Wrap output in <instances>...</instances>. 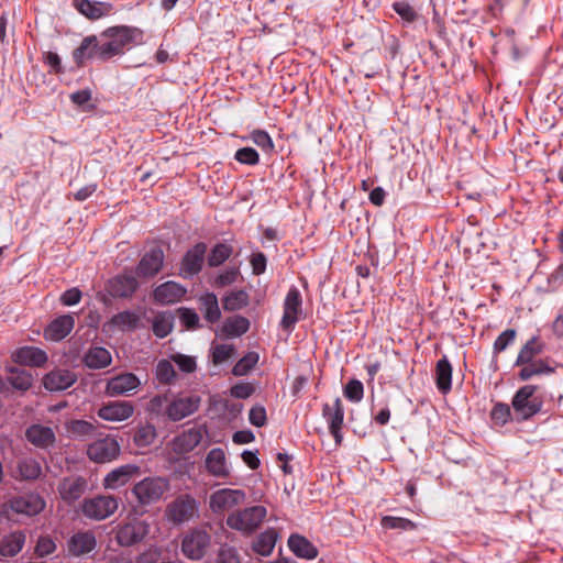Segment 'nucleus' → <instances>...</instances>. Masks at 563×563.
Instances as JSON below:
<instances>
[{"mask_svg": "<svg viewBox=\"0 0 563 563\" xmlns=\"http://www.w3.org/2000/svg\"><path fill=\"white\" fill-rule=\"evenodd\" d=\"M249 294L243 290H234L222 298V306L225 311H238L249 305Z\"/></svg>", "mask_w": 563, "mask_h": 563, "instance_id": "nucleus-43", "label": "nucleus"}, {"mask_svg": "<svg viewBox=\"0 0 563 563\" xmlns=\"http://www.w3.org/2000/svg\"><path fill=\"white\" fill-rule=\"evenodd\" d=\"M174 314L169 311L157 312L152 321V331L158 339L166 338L174 329Z\"/></svg>", "mask_w": 563, "mask_h": 563, "instance_id": "nucleus-41", "label": "nucleus"}, {"mask_svg": "<svg viewBox=\"0 0 563 563\" xmlns=\"http://www.w3.org/2000/svg\"><path fill=\"white\" fill-rule=\"evenodd\" d=\"M88 483L82 476L71 475L64 477L58 484L57 490L60 498L67 503L73 504L78 500L87 490Z\"/></svg>", "mask_w": 563, "mask_h": 563, "instance_id": "nucleus-20", "label": "nucleus"}, {"mask_svg": "<svg viewBox=\"0 0 563 563\" xmlns=\"http://www.w3.org/2000/svg\"><path fill=\"white\" fill-rule=\"evenodd\" d=\"M302 298L299 289L296 286H291L285 297L283 303V317L279 322V327L291 333L296 327V323L302 318Z\"/></svg>", "mask_w": 563, "mask_h": 563, "instance_id": "nucleus-8", "label": "nucleus"}, {"mask_svg": "<svg viewBox=\"0 0 563 563\" xmlns=\"http://www.w3.org/2000/svg\"><path fill=\"white\" fill-rule=\"evenodd\" d=\"M74 5L81 14L91 20L107 15L112 9L110 3L90 0H74Z\"/></svg>", "mask_w": 563, "mask_h": 563, "instance_id": "nucleus-38", "label": "nucleus"}, {"mask_svg": "<svg viewBox=\"0 0 563 563\" xmlns=\"http://www.w3.org/2000/svg\"><path fill=\"white\" fill-rule=\"evenodd\" d=\"M141 382L139 377L132 373L117 375L110 378L106 385V394L108 396H120L139 388Z\"/></svg>", "mask_w": 563, "mask_h": 563, "instance_id": "nucleus-26", "label": "nucleus"}, {"mask_svg": "<svg viewBox=\"0 0 563 563\" xmlns=\"http://www.w3.org/2000/svg\"><path fill=\"white\" fill-rule=\"evenodd\" d=\"M56 550L55 542L49 537H41L37 540L35 552L38 556H47L54 553Z\"/></svg>", "mask_w": 563, "mask_h": 563, "instance_id": "nucleus-63", "label": "nucleus"}, {"mask_svg": "<svg viewBox=\"0 0 563 563\" xmlns=\"http://www.w3.org/2000/svg\"><path fill=\"white\" fill-rule=\"evenodd\" d=\"M211 544V536L205 529L195 528L186 532L181 539L180 550L191 561L201 560Z\"/></svg>", "mask_w": 563, "mask_h": 563, "instance_id": "nucleus-7", "label": "nucleus"}, {"mask_svg": "<svg viewBox=\"0 0 563 563\" xmlns=\"http://www.w3.org/2000/svg\"><path fill=\"white\" fill-rule=\"evenodd\" d=\"M98 36H86L79 46L73 52V59L78 67L84 66L87 60L99 59Z\"/></svg>", "mask_w": 563, "mask_h": 563, "instance_id": "nucleus-31", "label": "nucleus"}, {"mask_svg": "<svg viewBox=\"0 0 563 563\" xmlns=\"http://www.w3.org/2000/svg\"><path fill=\"white\" fill-rule=\"evenodd\" d=\"M207 249L205 242H198L185 253L179 266V275L183 278L190 279L202 271Z\"/></svg>", "mask_w": 563, "mask_h": 563, "instance_id": "nucleus-12", "label": "nucleus"}, {"mask_svg": "<svg viewBox=\"0 0 563 563\" xmlns=\"http://www.w3.org/2000/svg\"><path fill=\"white\" fill-rule=\"evenodd\" d=\"M202 440V432L198 428H190L173 440V450L178 454L191 452Z\"/></svg>", "mask_w": 563, "mask_h": 563, "instance_id": "nucleus-32", "label": "nucleus"}, {"mask_svg": "<svg viewBox=\"0 0 563 563\" xmlns=\"http://www.w3.org/2000/svg\"><path fill=\"white\" fill-rule=\"evenodd\" d=\"M260 355L256 352H247L242 358H240L232 368L234 376L247 375L258 363Z\"/></svg>", "mask_w": 563, "mask_h": 563, "instance_id": "nucleus-47", "label": "nucleus"}, {"mask_svg": "<svg viewBox=\"0 0 563 563\" xmlns=\"http://www.w3.org/2000/svg\"><path fill=\"white\" fill-rule=\"evenodd\" d=\"M279 533L275 528H267L252 541V550L261 556H269L276 545Z\"/></svg>", "mask_w": 563, "mask_h": 563, "instance_id": "nucleus-33", "label": "nucleus"}, {"mask_svg": "<svg viewBox=\"0 0 563 563\" xmlns=\"http://www.w3.org/2000/svg\"><path fill=\"white\" fill-rule=\"evenodd\" d=\"M249 421L254 427H264L267 422L266 409L262 405H255L250 409Z\"/></svg>", "mask_w": 563, "mask_h": 563, "instance_id": "nucleus-60", "label": "nucleus"}, {"mask_svg": "<svg viewBox=\"0 0 563 563\" xmlns=\"http://www.w3.org/2000/svg\"><path fill=\"white\" fill-rule=\"evenodd\" d=\"M18 473L23 479H36L42 474V466L35 460L31 457H25L19 461L16 466Z\"/></svg>", "mask_w": 563, "mask_h": 563, "instance_id": "nucleus-46", "label": "nucleus"}, {"mask_svg": "<svg viewBox=\"0 0 563 563\" xmlns=\"http://www.w3.org/2000/svg\"><path fill=\"white\" fill-rule=\"evenodd\" d=\"M25 439L34 446L47 450L54 446L56 442V434L48 426L33 423L26 428Z\"/></svg>", "mask_w": 563, "mask_h": 563, "instance_id": "nucleus-23", "label": "nucleus"}, {"mask_svg": "<svg viewBox=\"0 0 563 563\" xmlns=\"http://www.w3.org/2000/svg\"><path fill=\"white\" fill-rule=\"evenodd\" d=\"M156 438V429L152 424H146L137 429L133 437V441L137 446H148Z\"/></svg>", "mask_w": 563, "mask_h": 563, "instance_id": "nucleus-53", "label": "nucleus"}, {"mask_svg": "<svg viewBox=\"0 0 563 563\" xmlns=\"http://www.w3.org/2000/svg\"><path fill=\"white\" fill-rule=\"evenodd\" d=\"M245 498L242 489L222 488L211 494L209 506L214 514H223L243 504Z\"/></svg>", "mask_w": 563, "mask_h": 563, "instance_id": "nucleus-13", "label": "nucleus"}, {"mask_svg": "<svg viewBox=\"0 0 563 563\" xmlns=\"http://www.w3.org/2000/svg\"><path fill=\"white\" fill-rule=\"evenodd\" d=\"M199 310L209 323H216L221 318L219 301L216 294L207 291L198 298Z\"/></svg>", "mask_w": 563, "mask_h": 563, "instance_id": "nucleus-36", "label": "nucleus"}, {"mask_svg": "<svg viewBox=\"0 0 563 563\" xmlns=\"http://www.w3.org/2000/svg\"><path fill=\"white\" fill-rule=\"evenodd\" d=\"M239 275L240 271L238 267H229L217 275L213 284L218 288L230 286L238 280Z\"/></svg>", "mask_w": 563, "mask_h": 563, "instance_id": "nucleus-59", "label": "nucleus"}, {"mask_svg": "<svg viewBox=\"0 0 563 563\" xmlns=\"http://www.w3.org/2000/svg\"><path fill=\"white\" fill-rule=\"evenodd\" d=\"M393 9L407 23L415 22L419 16L415 8L407 1L394 2Z\"/></svg>", "mask_w": 563, "mask_h": 563, "instance_id": "nucleus-56", "label": "nucleus"}, {"mask_svg": "<svg viewBox=\"0 0 563 563\" xmlns=\"http://www.w3.org/2000/svg\"><path fill=\"white\" fill-rule=\"evenodd\" d=\"M140 474V467L136 464H124L111 472L103 478V487L107 489H119L131 482Z\"/></svg>", "mask_w": 563, "mask_h": 563, "instance_id": "nucleus-22", "label": "nucleus"}, {"mask_svg": "<svg viewBox=\"0 0 563 563\" xmlns=\"http://www.w3.org/2000/svg\"><path fill=\"white\" fill-rule=\"evenodd\" d=\"M141 325V317L139 313L124 310L113 314L110 320L104 324V327H109L112 329H118L123 332L125 331H134Z\"/></svg>", "mask_w": 563, "mask_h": 563, "instance_id": "nucleus-34", "label": "nucleus"}, {"mask_svg": "<svg viewBox=\"0 0 563 563\" xmlns=\"http://www.w3.org/2000/svg\"><path fill=\"white\" fill-rule=\"evenodd\" d=\"M119 507L118 498L113 496H96L85 499L81 511L85 517L92 520H103L113 515Z\"/></svg>", "mask_w": 563, "mask_h": 563, "instance_id": "nucleus-10", "label": "nucleus"}, {"mask_svg": "<svg viewBox=\"0 0 563 563\" xmlns=\"http://www.w3.org/2000/svg\"><path fill=\"white\" fill-rule=\"evenodd\" d=\"M382 526L386 529H398L404 531H410L417 529V523L413 521L394 516H385L382 518Z\"/></svg>", "mask_w": 563, "mask_h": 563, "instance_id": "nucleus-51", "label": "nucleus"}, {"mask_svg": "<svg viewBox=\"0 0 563 563\" xmlns=\"http://www.w3.org/2000/svg\"><path fill=\"white\" fill-rule=\"evenodd\" d=\"M12 358L21 365L41 367L47 362V354L40 347L23 346L13 353Z\"/></svg>", "mask_w": 563, "mask_h": 563, "instance_id": "nucleus-30", "label": "nucleus"}, {"mask_svg": "<svg viewBox=\"0 0 563 563\" xmlns=\"http://www.w3.org/2000/svg\"><path fill=\"white\" fill-rule=\"evenodd\" d=\"M452 365L446 356L437 362L434 378L439 391L446 395L452 389Z\"/></svg>", "mask_w": 563, "mask_h": 563, "instance_id": "nucleus-37", "label": "nucleus"}, {"mask_svg": "<svg viewBox=\"0 0 563 563\" xmlns=\"http://www.w3.org/2000/svg\"><path fill=\"white\" fill-rule=\"evenodd\" d=\"M288 547L298 558L313 560L318 556V549L306 537L300 534H290Z\"/></svg>", "mask_w": 563, "mask_h": 563, "instance_id": "nucleus-35", "label": "nucleus"}, {"mask_svg": "<svg viewBox=\"0 0 563 563\" xmlns=\"http://www.w3.org/2000/svg\"><path fill=\"white\" fill-rule=\"evenodd\" d=\"M165 255L161 247H152L140 260L135 267V275L142 278L156 276L164 264Z\"/></svg>", "mask_w": 563, "mask_h": 563, "instance_id": "nucleus-18", "label": "nucleus"}, {"mask_svg": "<svg viewBox=\"0 0 563 563\" xmlns=\"http://www.w3.org/2000/svg\"><path fill=\"white\" fill-rule=\"evenodd\" d=\"M250 139L257 145L264 153L269 154L274 151L275 145L271 135L262 129H255L251 132Z\"/></svg>", "mask_w": 563, "mask_h": 563, "instance_id": "nucleus-49", "label": "nucleus"}, {"mask_svg": "<svg viewBox=\"0 0 563 563\" xmlns=\"http://www.w3.org/2000/svg\"><path fill=\"white\" fill-rule=\"evenodd\" d=\"M511 408L505 402H496L490 411V419L499 427L506 426L512 420Z\"/></svg>", "mask_w": 563, "mask_h": 563, "instance_id": "nucleus-48", "label": "nucleus"}, {"mask_svg": "<svg viewBox=\"0 0 563 563\" xmlns=\"http://www.w3.org/2000/svg\"><path fill=\"white\" fill-rule=\"evenodd\" d=\"M142 36L143 32L136 27H108L98 36L99 59L106 62L123 55L133 44L141 42Z\"/></svg>", "mask_w": 563, "mask_h": 563, "instance_id": "nucleus-2", "label": "nucleus"}, {"mask_svg": "<svg viewBox=\"0 0 563 563\" xmlns=\"http://www.w3.org/2000/svg\"><path fill=\"white\" fill-rule=\"evenodd\" d=\"M322 417L328 423L329 432L333 437L335 444L341 445L343 441L344 407L339 397L335 398L333 404H324L322 406Z\"/></svg>", "mask_w": 563, "mask_h": 563, "instance_id": "nucleus-14", "label": "nucleus"}, {"mask_svg": "<svg viewBox=\"0 0 563 563\" xmlns=\"http://www.w3.org/2000/svg\"><path fill=\"white\" fill-rule=\"evenodd\" d=\"M77 382V375L73 371L57 368L43 377V385L48 391H63Z\"/></svg>", "mask_w": 563, "mask_h": 563, "instance_id": "nucleus-24", "label": "nucleus"}, {"mask_svg": "<svg viewBox=\"0 0 563 563\" xmlns=\"http://www.w3.org/2000/svg\"><path fill=\"white\" fill-rule=\"evenodd\" d=\"M217 563H241L235 549L223 547L220 549Z\"/></svg>", "mask_w": 563, "mask_h": 563, "instance_id": "nucleus-64", "label": "nucleus"}, {"mask_svg": "<svg viewBox=\"0 0 563 563\" xmlns=\"http://www.w3.org/2000/svg\"><path fill=\"white\" fill-rule=\"evenodd\" d=\"M235 161L240 164L255 166L260 163V155L253 147L239 148L234 154Z\"/></svg>", "mask_w": 563, "mask_h": 563, "instance_id": "nucleus-57", "label": "nucleus"}, {"mask_svg": "<svg viewBox=\"0 0 563 563\" xmlns=\"http://www.w3.org/2000/svg\"><path fill=\"white\" fill-rule=\"evenodd\" d=\"M156 378L162 384H170L176 376L173 364L167 360H161L156 365Z\"/></svg>", "mask_w": 563, "mask_h": 563, "instance_id": "nucleus-54", "label": "nucleus"}, {"mask_svg": "<svg viewBox=\"0 0 563 563\" xmlns=\"http://www.w3.org/2000/svg\"><path fill=\"white\" fill-rule=\"evenodd\" d=\"M134 413V406L128 400L109 401L102 405L97 415L100 419L111 422L128 420Z\"/></svg>", "mask_w": 563, "mask_h": 563, "instance_id": "nucleus-19", "label": "nucleus"}, {"mask_svg": "<svg viewBox=\"0 0 563 563\" xmlns=\"http://www.w3.org/2000/svg\"><path fill=\"white\" fill-rule=\"evenodd\" d=\"M180 321L189 330H194L199 327V316L190 308H180Z\"/></svg>", "mask_w": 563, "mask_h": 563, "instance_id": "nucleus-61", "label": "nucleus"}, {"mask_svg": "<svg viewBox=\"0 0 563 563\" xmlns=\"http://www.w3.org/2000/svg\"><path fill=\"white\" fill-rule=\"evenodd\" d=\"M97 547L95 533L91 531H79L71 536L68 541V551L74 556H81L92 552Z\"/></svg>", "mask_w": 563, "mask_h": 563, "instance_id": "nucleus-27", "label": "nucleus"}, {"mask_svg": "<svg viewBox=\"0 0 563 563\" xmlns=\"http://www.w3.org/2000/svg\"><path fill=\"white\" fill-rule=\"evenodd\" d=\"M34 378L30 371L10 368L5 379H0V390L4 391L5 384L10 385L13 389L25 393L33 385Z\"/></svg>", "mask_w": 563, "mask_h": 563, "instance_id": "nucleus-29", "label": "nucleus"}, {"mask_svg": "<svg viewBox=\"0 0 563 563\" xmlns=\"http://www.w3.org/2000/svg\"><path fill=\"white\" fill-rule=\"evenodd\" d=\"M250 263L252 266V273L255 276H260L266 271L267 257L263 252H254L251 255Z\"/></svg>", "mask_w": 563, "mask_h": 563, "instance_id": "nucleus-62", "label": "nucleus"}, {"mask_svg": "<svg viewBox=\"0 0 563 563\" xmlns=\"http://www.w3.org/2000/svg\"><path fill=\"white\" fill-rule=\"evenodd\" d=\"M545 350V343L539 335L531 336L520 349L515 366L520 367L518 377L527 382L534 376L551 375L555 373V367L551 364L549 357L537 358Z\"/></svg>", "mask_w": 563, "mask_h": 563, "instance_id": "nucleus-1", "label": "nucleus"}, {"mask_svg": "<svg viewBox=\"0 0 563 563\" xmlns=\"http://www.w3.org/2000/svg\"><path fill=\"white\" fill-rule=\"evenodd\" d=\"M67 432L76 439H85L96 431V426L87 420L74 419L66 423Z\"/></svg>", "mask_w": 563, "mask_h": 563, "instance_id": "nucleus-45", "label": "nucleus"}, {"mask_svg": "<svg viewBox=\"0 0 563 563\" xmlns=\"http://www.w3.org/2000/svg\"><path fill=\"white\" fill-rule=\"evenodd\" d=\"M233 253V247L225 243H217L212 246L207 257L209 267H219L222 265Z\"/></svg>", "mask_w": 563, "mask_h": 563, "instance_id": "nucleus-44", "label": "nucleus"}, {"mask_svg": "<svg viewBox=\"0 0 563 563\" xmlns=\"http://www.w3.org/2000/svg\"><path fill=\"white\" fill-rule=\"evenodd\" d=\"M235 353V349L232 344H218L212 349V362L213 364H222L230 360Z\"/></svg>", "mask_w": 563, "mask_h": 563, "instance_id": "nucleus-58", "label": "nucleus"}, {"mask_svg": "<svg viewBox=\"0 0 563 563\" xmlns=\"http://www.w3.org/2000/svg\"><path fill=\"white\" fill-rule=\"evenodd\" d=\"M170 402V398L168 393L163 395H155L146 405V410L156 416H161L163 413L166 415V407Z\"/></svg>", "mask_w": 563, "mask_h": 563, "instance_id": "nucleus-55", "label": "nucleus"}, {"mask_svg": "<svg viewBox=\"0 0 563 563\" xmlns=\"http://www.w3.org/2000/svg\"><path fill=\"white\" fill-rule=\"evenodd\" d=\"M537 389L538 386L536 385H523L515 393L511 407L516 421H527L542 410L543 401L541 397L534 396Z\"/></svg>", "mask_w": 563, "mask_h": 563, "instance_id": "nucleus-3", "label": "nucleus"}, {"mask_svg": "<svg viewBox=\"0 0 563 563\" xmlns=\"http://www.w3.org/2000/svg\"><path fill=\"white\" fill-rule=\"evenodd\" d=\"M250 329V321L243 316H234L223 323L222 332L229 338L241 336Z\"/></svg>", "mask_w": 563, "mask_h": 563, "instance_id": "nucleus-42", "label": "nucleus"}, {"mask_svg": "<svg viewBox=\"0 0 563 563\" xmlns=\"http://www.w3.org/2000/svg\"><path fill=\"white\" fill-rule=\"evenodd\" d=\"M199 510V501L189 494H181L165 508V518L173 525H181L192 520Z\"/></svg>", "mask_w": 563, "mask_h": 563, "instance_id": "nucleus-6", "label": "nucleus"}, {"mask_svg": "<svg viewBox=\"0 0 563 563\" xmlns=\"http://www.w3.org/2000/svg\"><path fill=\"white\" fill-rule=\"evenodd\" d=\"M137 288L139 282L131 271H125L106 283V291L113 298H130Z\"/></svg>", "mask_w": 563, "mask_h": 563, "instance_id": "nucleus-15", "label": "nucleus"}, {"mask_svg": "<svg viewBox=\"0 0 563 563\" xmlns=\"http://www.w3.org/2000/svg\"><path fill=\"white\" fill-rule=\"evenodd\" d=\"M150 532V525L144 520H133L120 526L115 539L122 547L141 542Z\"/></svg>", "mask_w": 563, "mask_h": 563, "instance_id": "nucleus-17", "label": "nucleus"}, {"mask_svg": "<svg viewBox=\"0 0 563 563\" xmlns=\"http://www.w3.org/2000/svg\"><path fill=\"white\" fill-rule=\"evenodd\" d=\"M44 498L37 493H26L11 497L5 506L16 515L33 517L45 508Z\"/></svg>", "mask_w": 563, "mask_h": 563, "instance_id": "nucleus-11", "label": "nucleus"}, {"mask_svg": "<svg viewBox=\"0 0 563 563\" xmlns=\"http://www.w3.org/2000/svg\"><path fill=\"white\" fill-rule=\"evenodd\" d=\"M343 395L351 402H360L364 397L363 383L356 378L350 379L344 386Z\"/></svg>", "mask_w": 563, "mask_h": 563, "instance_id": "nucleus-52", "label": "nucleus"}, {"mask_svg": "<svg viewBox=\"0 0 563 563\" xmlns=\"http://www.w3.org/2000/svg\"><path fill=\"white\" fill-rule=\"evenodd\" d=\"M186 292L187 290L184 286L168 280L154 288L153 300L162 306L174 305L179 302Z\"/></svg>", "mask_w": 563, "mask_h": 563, "instance_id": "nucleus-21", "label": "nucleus"}, {"mask_svg": "<svg viewBox=\"0 0 563 563\" xmlns=\"http://www.w3.org/2000/svg\"><path fill=\"white\" fill-rule=\"evenodd\" d=\"M205 464L208 473L214 477L225 478L230 475L225 453L221 448L211 449L207 453Z\"/></svg>", "mask_w": 563, "mask_h": 563, "instance_id": "nucleus-28", "label": "nucleus"}, {"mask_svg": "<svg viewBox=\"0 0 563 563\" xmlns=\"http://www.w3.org/2000/svg\"><path fill=\"white\" fill-rule=\"evenodd\" d=\"M517 331L515 329H507L503 331L493 344V355L496 358L516 340Z\"/></svg>", "mask_w": 563, "mask_h": 563, "instance_id": "nucleus-50", "label": "nucleus"}, {"mask_svg": "<svg viewBox=\"0 0 563 563\" xmlns=\"http://www.w3.org/2000/svg\"><path fill=\"white\" fill-rule=\"evenodd\" d=\"M201 404L198 395L176 397L166 407V416L172 421H180L195 413Z\"/></svg>", "mask_w": 563, "mask_h": 563, "instance_id": "nucleus-16", "label": "nucleus"}, {"mask_svg": "<svg viewBox=\"0 0 563 563\" xmlns=\"http://www.w3.org/2000/svg\"><path fill=\"white\" fill-rule=\"evenodd\" d=\"M266 516V507L261 505L251 506L230 514L227 518V525L243 534H251L260 528Z\"/></svg>", "mask_w": 563, "mask_h": 563, "instance_id": "nucleus-4", "label": "nucleus"}, {"mask_svg": "<svg viewBox=\"0 0 563 563\" xmlns=\"http://www.w3.org/2000/svg\"><path fill=\"white\" fill-rule=\"evenodd\" d=\"M169 481L161 476H150L137 482L133 488L132 494L137 503L142 506H148L157 503L169 490Z\"/></svg>", "mask_w": 563, "mask_h": 563, "instance_id": "nucleus-5", "label": "nucleus"}, {"mask_svg": "<svg viewBox=\"0 0 563 563\" xmlns=\"http://www.w3.org/2000/svg\"><path fill=\"white\" fill-rule=\"evenodd\" d=\"M120 444L115 437L107 434L87 446V455L95 463H109L120 455Z\"/></svg>", "mask_w": 563, "mask_h": 563, "instance_id": "nucleus-9", "label": "nucleus"}, {"mask_svg": "<svg viewBox=\"0 0 563 563\" xmlns=\"http://www.w3.org/2000/svg\"><path fill=\"white\" fill-rule=\"evenodd\" d=\"M75 327V318L71 314H62L52 320L44 329V338L58 342L65 339Z\"/></svg>", "mask_w": 563, "mask_h": 563, "instance_id": "nucleus-25", "label": "nucleus"}, {"mask_svg": "<svg viewBox=\"0 0 563 563\" xmlns=\"http://www.w3.org/2000/svg\"><path fill=\"white\" fill-rule=\"evenodd\" d=\"M84 364L92 369H100L111 364L110 352L102 346H92L84 355Z\"/></svg>", "mask_w": 563, "mask_h": 563, "instance_id": "nucleus-40", "label": "nucleus"}, {"mask_svg": "<svg viewBox=\"0 0 563 563\" xmlns=\"http://www.w3.org/2000/svg\"><path fill=\"white\" fill-rule=\"evenodd\" d=\"M25 534L22 531H14L0 540V555L12 558L19 554L25 544Z\"/></svg>", "mask_w": 563, "mask_h": 563, "instance_id": "nucleus-39", "label": "nucleus"}]
</instances>
